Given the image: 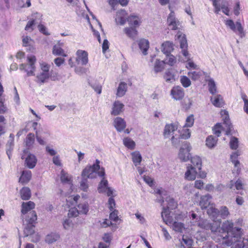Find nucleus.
<instances>
[{
  "label": "nucleus",
  "instance_id": "1",
  "mask_svg": "<svg viewBox=\"0 0 248 248\" xmlns=\"http://www.w3.org/2000/svg\"><path fill=\"white\" fill-rule=\"evenodd\" d=\"M222 244L227 246H232L231 248H242L244 247L242 236L243 230L239 227H234L232 220L224 221L220 227Z\"/></svg>",
  "mask_w": 248,
  "mask_h": 248
},
{
  "label": "nucleus",
  "instance_id": "2",
  "mask_svg": "<svg viewBox=\"0 0 248 248\" xmlns=\"http://www.w3.org/2000/svg\"><path fill=\"white\" fill-rule=\"evenodd\" d=\"M100 161L96 159L95 163L93 165L87 166L82 170L81 177L89 179L96 178L97 176L103 177L105 175V169L100 166Z\"/></svg>",
  "mask_w": 248,
  "mask_h": 248
},
{
  "label": "nucleus",
  "instance_id": "3",
  "mask_svg": "<svg viewBox=\"0 0 248 248\" xmlns=\"http://www.w3.org/2000/svg\"><path fill=\"white\" fill-rule=\"evenodd\" d=\"M36 220L37 215L34 211H31L28 214L27 217L25 218V220L24 217H23V222L26 224V226L24 231L25 236H28L34 233V224Z\"/></svg>",
  "mask_w": 248,
  "mask_h": 248
},
{
  "label": "nucleus",
  "instance_id": "4",
  "mask_svg": "<svg viewBox=\"0 0 248 248\" xmlns=\"http://www.w3.org/2000/svg\"><path fill=\"white\" fill-rule=\"evenodd\" d=\"M207 213L209 216L217 218L219 215L222 219L227 218L230 215L228 208L226 206H221L219 209L216 208L213 205L207 209Z\"/></svg>",
  "mask_w": 248,
  "mask_h": 248
},
{
  "label": "nucleus",
  "instance_id": "5",
  "mask_svg": "<svg viewBox=\"0 0 248 248\" xmlns=\"http://www.w3.org/2000/svg\"><path fill=\"white\" fill-rule=\"evenodd\" d=\"M28 64L22 63L19 65L20 70H24L27 73L28 77L34 76L35 65L36 58L34 56L31 55L27 57Z\"/></svg>",
  "mask_w": 248,
  "mask_h": 248
},
{
  "label": "nucleus",
  "instance_id": "6",
  "mask_svg": "<svg viewBox=\"0 0 248 248\" xmlns=\"http://www.w3.org/2000/svg\"><path fill=\"white\" fill-rule=\"evenodd\" d=\"M21 158L25 159V166L30 169L34 168L37 162L36 156L29 152L28 150H24L23 151Z\"/></svg>",
  "mask_w": 248,
  "mask_h": 248
},
{
  "label": "nucleus",
  "instance_id": "7",
  "mask_svg": "<svg viewBox=\"0 0 248 248\" xmlns=\"http://www.w3.org/2000/svg\"><path fill=\"white\" fill-rule=\"evenodd\" d=\"M191 149L190 144L187 142L183 143V146L180 148L178 156L179 159L183 162H186L189 159V152Z\"/></svg>",
  "mask_w": 248,
  "mask_h": 248
},
{
  "label": "nucleus",
  "instance_id": "8",
  "mask_svg": "<svg viewBox=\"0 0 248 248\" xmlns=\"http://www.w3.org/2000/svg\"><path fill=\"white\" fill-rule=\"evenodd\" d=\"M169 9L170 12L167 18L168 26L171 30H176L179 29V26H180V22L179 20L175 17V13L172 10L170 6H169Z\"/></svg>",
  "mask_w": 248,
  "mask_h": 248
},
{
  "label": "nucleus",
  "instance_id": "9",
  "mask_svg": "<svg viewBox=\"0 0 248 248\" xmlns=\"http://www.w3.org/2000/svg\"><path fill=\"white\" fill-rule=\"evenodd\" d=\"M191 163L193 167H195L199 171V177L205 178L206 176V173L204 171L202 170V161L201 157L197 155H195L191 157Z\"/></svg>",
  "mask_w": 248,
  "mask_h": 248
},
{
  "label": "nucleus",
  "instance_id": "10",
  "mask_svg": "<svg viewBox=\"0 0 248 248\" xmlns=\"http://www.w3.org/2000/svg\"><path fill=\"white\" fill-rule=\"evenodd\" d=\"M176 36L179 41L180 47L182 49V53L183 55L187 59V60H189V55L187 50V40L185 34H182L179 32L177 33Z\"/></svg>",
  "mask_w": 248,
  "mask_h": 248
},
{
  "label": "nucleus",
  "instance_id": "11",
  "mask_svg": "<svg viewBox=\"0 0 248 248\" xmlns=\"http://www.w3.org/2000/svg\"><path fill=\"white\" fill-rule=\"evenodd\" d=\"M225 24L233 31L235 32L237 30L241 37H243L245 36L243 28L240 22L237 21L235 24L232 20L229 19L226 21Z\"/></svg>",
  "mask_w": 248,
  "mask_h": 248
},
{
  "label": "nucleus",
  "instance_id": "12",
  "mask_svg": "<svg viewBox=\"0 0 248 248\" xmlns=\"http://www.w3.org/2000/svg\"><path fill=\"white\" fill-rule=\"evenodd\" d=\"M76 62L78 64L86 65L88 62V54L87 52L80 49L77 50Z\"/></svg>",
  "mask_w": 248,
  "mask_h": 248
},
{
  "label": "nucleus",
  "instance_id": "13",
  "mask_svg": "<svg viewBox=\"0 0 248 248\" xmlns=\"http://www.w3.org/2000/svg\"><path fill=\"white\" fill-rule=\"evenodd\" d=\"M197 174L199 175V171L197 168L189 164L187 166V170L185 172V179L189 181L194 180L196 179Z\"/></svg>",
  "mask_w": 248,
  "mask_h": 248
},
{
  "label": "nucleus",
  "instance_id": "14",
  "mask_svg": "<svg viewBox=\"0 0 248 248\" xmlns=\"http://www.w3.org/2000/svg\"><path fill=\"white\" fill-rule=\"evenodd\" d=\"M172 97L176 100H180L183 98L185 95L184 89L180 86H175L170 91Z\"/></svg>",
  "mask_w": 248,
  "mask_h": 248
},
{
  "label": "nucleus",
  "instance_id": "15",
  "mask_svg": "<svg viewBox=\"0 0 248 248\" xmlns=\"http://www.w3.org/2000/svg\"><path fill=\"white\" fill-rule=\"evenodd\" d=\"M113 124L119 132L124 130L126 126L125 120L120 117H117L114 119Z\"/></svg>",
  "mask_w": 248,
  "mask_h": 248
},
{
  "label": "nucleus",
  "instance_id": "16",
  "mask_svg": "<svg viewBox=\"0 0 248 248\" xmlns=\"http://www.w3.org/2000/svg\"><path fill=\"white\" fill-rule=\"evenodd\" d=\"M221 113H223V114L222 113L221 114L223 117V124L225 125L226 128V134L227 135H230L233 128V126L231 123L228 113L225 110L222 111Z\"/></svg>",
  "mask_w": 248,
  "mask_h": 248
},
{
  "label": "nucleus",
  "instance_id": "17",
  "mask_svg": "<svg viewBox=\"0 0 248 248\" xmlns=\"http://www.w3.org/2000/svg\"><path fill=\"white\" fill-rule=\"evenodd\" d=\"M127 14L126 11L124 10L121 9L120 10L118 11L116 14L115 21L117 24H119L120 25H123L126 22L127 18Z\"/></svg>",
  "mask_w": 248,
  "mask_h": 248
},
{
  "label": "nucleus",
  "instance_id": "18",
  "mask_svg": "<svg viewBox=\"0 0 248 248\" xmlns=\"http://www.w3.org/2000/svg\"><path fill=\"white\" fill-rule=\"evenodd\" d=\"M124 110V105L119 101H115L112 106L111 114L117 116L120 114Z\"/></svg>",
  "mask_w": 248,
  "mask_h": 248
},
{
  "label": "nucleus",
  "instance_id": "19",
  "mask_svg": "<svg viewBox=\"0 0 248 248\" xmlns=\"http://www.w3.org/2000/svg\"><path fill=\"white\" fill-rule=\"evenodd\" d=\"M220 223L221 220L219 219L217 221H214L212 223L206 224L204 227L206 229H210L212 232H217V231L221 233V230H220Z\"/></svg>",
  "mask_w": 248,
  "mask_h": 248
},
{
  "label": "nucleus",
  "instance_id": "20",
  "mask_svg": "<svg viewBox=\"0 0 248 248\" xmlns=\"http://www.w3.org/2000/svg\"><path fill=\"white\" fill-rule=\"evenodd\" d=\"M161 217L167 225H171L174 222L173 217L170 216V211L167 209L163 208L161 213Z\"/></svg>",
  "mask_w": 248,
  "mask_h": 248
},
{
  "label": "nucleus",
  "instance_id": "21",
  "mask_svg": "<svg viewBox=\"0 0 248 248\" xmlns=\"http://www.w3.org/2000/svg\"><path fill=\"white\" fill-rule=\"evenodd\" d=\"M211 199L212 197L209 194L202 196L200 202V205L201 208L203 209L208 207L211 204Z\"/></svg>",
  "mask_w": 248,
  "mask_h": 248
},
{
  "label": "nucleus",
  "instance_id": "22",
  "mask_svg": "<svg viewBox=\"0 0 248 248\" xmlns=\"http://www.w3.org/2000/svg\"><path fill=\"white\" fill-rule=\"evenodd\" d=\"M173 50V45L171 42L166 41L162 44L161 51L166 56H169Z\"/></svg>",
  "mask_w": 248,
  "mask_h": 248
},
{
  "label": "nucleus",
  "instance_id": "23",
  "mask_svg": "<svg viewBox=\"0 0 248 248\" xmlns=\"http://www.w3.org/2000/svg\"><path fill=\"white\" fill-rule=\"evenodd\" d=\"M139 48L144 55L147 54V51L149 47V41L145 39H141L138 43Z\"/></svg>",
  "mask_w": 248,
  "mask_h": 248
},
{
  "label": "nucleus",
  "instance_id": "24",
  "mask_svg": "<svg viewBox=\"0 0 248 248\" xmlns=\"http://www.w3.org/2000/svg\"><path fill=\"white\" fill-rule=\"evenodd\" d=\"M21 209V213L22 215L27 214L29 211L33 209L35 207V204L33 202L29 201L28 202H23Z\"/></svg>",
  "mask_w": 248,
  "mask_h": 248
},
{
  "label": "nucleus",
  "instance_id": "25",
  "mask_svg": "<svg viewBox=\"0 0 248 248\" xmlns=\"http://www.w3.org/2000/svg\"><path fill=\"white\" fill-rule=\"evenodd\" d=\"M177 129V127L173 124H166L164 130L163 135L165 138H168Z\"/></svg>",
  "mask_w": 248,
  "mask_h": 248
},
{
  "label": "nucleus",
  "instance_id": "26",
  "mask_svg": "<svg viewBox=\"0 0 248 248\" xmlns=\"http://www.w3.org/2000/svg\"><path fill=\"white\" fill-rule=\"evenodd\" d=\"M25 142L26 147L28 148L27 150H29V149L32 148L35 142L34 134L32 133H29L25 139Z\"/></svg>",
  "mask_w": 248,
  "mask_h": 248
},
{
  "label": "nucleus",
  "instance_id": "27",
  "mask_svg": "<svg viewBox=\"0 0 248 248\" xmlns=\"http://www.w3.org/2000/svg\"><path fill=\"white\" fill-rule=\"evenodd\" d=\"M211 101L213 105L217 107H222L224 104L223 98L220 94L212 96L211 97Z\"/></svg>",
  "mask_w": 248,
  "mask_h": 248
},
{
  "label": "nucleus",
  "instance_id": "28",
  "mask_svg": "<svg viewBox=\"0 0 248 248\" xmlns=\"http://www.w3.org/2000/svg\"><path fill=\"white\" fill-rule=\"evenodd\" d=\"M174 71V69L170 68L165 72L164 78L166 82H172L175 80Z\"/></svg>",
  "mask_w": 248,
  "mask_h": 248
},
{
  "label": "nucleus",
  "instance_id": "29",
  "mask_svg": "<svg viewBox=\"0 0 248 248\" xmlns=\"http://www.w3.org/2000/svg\"><path fill=\"white\" fill-rule=\"evenodd\" d=\"M127 89V84L124 82H121L117 89L116 95L118 97L123 96L125 94Z\"/></svg>",
  "mask_w": 248,
  "mask_h": 248
},
{
  "label": "nucleus",
  "instance_id": "30",
  "mask_svg": "<svg viewBox=\"0 0 248 248\" xmlns=\"http://www.w3.org/2000/svg\"><path fill=\"white\" fill-rule=\"evenodd\" d=\"M101 177L102 179L98 185V191L99 193H104L106 192L108 187V181L105 178V176Z\"/></svg>",
  "mask_w": 248,
  "mask_h": 248
},
{
  "label": "nucleus",
  "instance_id": "31",
  "mask_svg": "<svg viewBox=\"0 0 248 248\" xmlns=\"http://www.w3.org/2000/svg\"><path fill=\"white\" fill-rule=\"evenodd\" d=\"M124 31L127 36L133 40L136 39L138 34V31L134 27L125 28Z\"/></svg>",
  "mask_w": 248,
  "mask_h": 248
},
{
  "label": "nucleus",
  "instance_id": "32",
  "mask_svg": "<svg viewBox=\"0 0 248 248\" xmlns=\"http://www.w3.org/2000/svg\"><path fill=\"white\" fill-rule=\"evenodd\" d=\"M31 173L30 170H24L19 178V182L22 183H27L31 179Z\"/></svg>",
  "mask_w": 248,
  "mask_h": 248
},
{
  "label": "nucleus",
  "instance_id": "33",
  "mask_svg": "<svg viewBox=\"0 0 248 248\" xmlns=\"http://www.w3.org/2000/svg\"><path fill=\"white\" fill-rule=\"evenodd\" d=\"M21 198L23 200H28L31 197V192L28 187H23L20 191Z\"/></svg>",
  "mask_w": 248,
  "mask_h": 248
},
{
  "label": "nucleus",
  "instance_id": "34",
  "mask_svg": "<svg viewBox=\"0 0 248 248\" xmlns=\"http://www.w3.org/2000/svg\"><path fill=\"white\" fill-rule=\"evenodd\" d=\"M132 161L135 165L137 166L139 165L142 160V156L138 151H135L131 154Z\"/></svg>",
  "mask_w": 248,
  "mask_h": 248
},
{
  "label": "nucleus",
  "instance_id": "35",
  "mask_svg": "<svg viewBox=\"0 0 248 248\" xmlns=\"http://www.w3.org/2000/svg\"><path fill=\"white\" fill-rule=\"evenodd\" d=\"M61 180L62 183L71 184L72 180L71 176L63 170L61 172Z\"/></svg>",
  "mask_w": 248,
  "mask_h": 248
},
{
  "label": "nucleus",
  "instance_id": "36",
  "mask_svg": "<svg viewBox=\"0 0 248 248\" xmlns=\"http://www.w3.org/2000/svg\"><path fill=\"white\" fill-rule=\"evenodd\" d=\"M233 186H235L236 190H240L243 189L244 185L242 180L240 179H238L235 182L231 180L229 184V187L231 189H232Z\"/></svg>",
  "mask_w": 248,
  "mask_h": 248
},
{
  "label": "nucleus",
  "instance_id": "37",
  "mask_svg": "<svg viewBox=\"0 0 248 248\" xmlns=\"http://www.w3.org/2000/svg\"><path fill=\"white\" fill-rule=\"evenodd\" d=\"M165 62L157 60L155 63L154 70L155 73L161 72L164 68Z\"/></svg>",
  "mask_w": 248,
  "mask_h": 248
},
{
  "label": "nucleus",
  "instance_id": "38",
  "mask_svg": "<svg viewBox=\"0 0 248 248\" xmlns=\"http://www.w3.org/2000/svg\"><path fill=\"white\" fill-rule=\"evenodd\" d=\"M78 208L79 214L86 215L89 210V204L86 202L80 203L78 205Z\"/></svg>",
  "mask_w": 248,
  "mask_h": 248
},
{
  "label": "nucleus",
  "instance_id": "39",
  "mask_svg": "<svg viewBox=\"0 0 248 248\" xmlns=\"http://www.w3.org/2000/svg\"><path fill=\"white\" fill-rule=\"evenodd\" d=\"M60 236L55 233H51L46 235L45 241L48 244H51L59 239Z\"/></svg>",
  "mask_w": 248,
  "mask_h": 248
},
{
  "label": "nucleus",
  "instance_id": "40",
  "mask_svg": "<svg viewBox=\"0 0 248 248\" xmlns=\"http://www.w3.org/2000/svg\"><path fill=\"white\" fill-rule=\"evenodd\" d=\"M217 139L211 135L208 136L206 140V145L210 148H213L216 145Z\"/></svg>",
  "mask_w": 248,
  "mask_h": 248
},
{
  "label": "nucleus",
  "instance_id": "41",
  "mask_svg": "<svg viewBox=\"0 0 248 248\" xmlns=\"http://www.w3.org/2000/svg\"><path fill=\"white\" fill-rule=\"evenodd\" d=\"M127 21L129 24L135 27L139 26L140 25V18L135 16H131L127 18Z\"/></svg>",
  "mask_w": 248,
  "mask_h": 248
},
{
  "label": "nucleus",
  "instance_id": "42",
  "mask_svg": "<svg viewBox=\"0 0 248 248\" xmlns=\"http://www.w3.org/2000/svg\"><path fill=\"white\" fill-rule=\"evenodd\" d=\"M241 152L239 151L233 152L231 155V159L235 167H237L240 165L239 161L237 160L238 156L240 155Z\"/></svg>",
  "mask_w": 248,
  "mask_h": 248
},
{
  "label": "nucleus",
  "instance_id": "43",
  "mask_svg": "<svg viewBox=\"0 0 248 248\" xmlns=\"http://www.w3.org/2000/svg\"><path fill=\"white\" fill-rule=\"evenodd\" d=\"M49 78V73L41 72L36 77L37 82L40 83H44L46 80Z\"/></svg>",
  "mask_w": 248,
  "mask_h": 248
},
{
  "label": "nucleus",
  "instance_id": "44",
  "mask_svg": "<svg viewBox=\"0 0 248 248\" xmlns=\"http://www.w3.org/2000/svg\"><path fill=\"white\" fill-rule=\"evenodd\" d=\"M23 45L24 46H29V50H31V49H33L32 45L33 44V41L29 36H25L22 39Z\"/></svg>",
  "mask_w": 248,
  "mask_h": 248
},
{
  "label": "nucleus",
  "instance_id": "45",
  "mask_svg": "<svg viewBox=\"0 0 248 248\" xmlns=\"http://www.w3.org/2000/svg\"><path fill=\"white\" fill-rule=\"evenodd\" d=\"M208 86L209 92L212 94H215L217 93V90L215 82L213 79L210 78L208 80Z\"/></svg>",
  "mask_w": 248,
  "mask_h": 248
},
{
  "label": "nucleus",
  "instance_id": "46",
  "mask_svg": "<svg viewBox=\"0 0 248 248\" xmlns=\"http://www.w3.org/2000/svg\"><path fill=\"white\" fill-rule=\"evenodd\" d=\"M123 143L125 146L130 149H134L135 148V142L131 139L128 137L124 139Z\"/></svg>",
  "mask_w": 248,
  "mask_h": 248
},
{
  "label": "nucleus",
  "instance_id": "47",
  "mask_svg": "<svg viewBox=\"0 0 248 248\" xmlns=\"http://www.w3.org/2000/svg\"><path fill=\"white\" fill-rule=\"evenodd\" d=\"M53 54L58 56H62L66 57V54L64 52V50L62 49V47H60L59 46L54 45L53 47Z\"/></svg>",
  "mask_w": 248,
  "mask_h": 248
},
{
  "label": "nucleus",
  "instance_id": "48",
  "mask_svg": "<svg viewBox=\"0 0 248 248\" xmlns=\"http://www.w3.org/2000/svg\"><path fill=\"white\" fill-rule=\"evenodd\" d=\"M180 81L183 87L185 88L188 87L191 84L189 78L185 76L181 77Z\"/></svg>",
  "mask_w": 248,
  "mask_h": 248
},
{
  "label": "nucleus",
  "instance_id": "49",
  "mask_svg": "<svg viewBox=\"0 0 248 248\" xmlns=\"http://www.w3.org/2000/svg\"><path fill=\"white\" fill-rule=\"evenodd\" d=\"M167 202H168V205L165 209H167L170 211V210H173L176 207L177 203L173 198H169Z\"/></svg>",
  "mask_w": 248,
  "mask_h": 248
},
{
  "label": "nucleus",
  "instance_id": "50",
  "mask_svg": "<svg viewBox=\"0 0 248 248\" xmlns=\"http://www.w3.org/2000/svg\"><path fill=\"white\" fill-rule=\"evenodd\" d=\"M80 188L84 191H87L88 188V178L85 177H82L80 183Z\"/></svg>",
  "mask_w": 248,
  "mask_h": 248
},
{
  "label": "nucleus",
  "instance_id": "51",
  "mask_svg": "<svg viewBox=\"0 0 248 248\" xmlns=\"http://www.w3.org/2000/svg\"><path fill=\"white\" fill-rule=\"evenodd\" d=\"M167 58L165 60V63H167L170 66L173 65L176 62V58L172 55L169 54V56H166Z\"/></svg>",
  "mask_w": 248,
  "mask_h": 248
},
{
  "label": "nucleus",
  "instance_id": "52",
  "mask_svg": "<svg viewBox=\"0 0 248 248\" xmlns=\"http://www.w3.org/2000/svg\"><path fill=\"white\" fill-rule=\"evenodd\" d=\"M172 225L173 229L176 232H181L184 228V224L181 222L174 221Z\"/></svg>",
  "mask_w": 248,
  "mask_h": 248
},
{
  "label": "nucleus",
  "instance_id": "53",
  "mask_svg": "<svg viewBox=\"0 0 248 248\" xmlns=\"http://www.w3.org/2000/svg\"><path fill=\"white\" fill-rule=\"evenodd\" d=\"M230 147L232 150H236L238 146V140L237 138L232 137L230 142Z\"/></svg>",
  "mask_w": 248,
  "mask_h": 248
},
{
  "label": "nucleus",
  "instance_id": "54",
  "mask_svg": "<svg viewBox=\"0 0 248 248\" xmlns=\"http://www.w3.org/2000/svg\"><path fill=\"white\" fill-rule=\"evenodd\" d=\"M79 214V212L77 208H71L69 210L68 216L69 217H78Z\"/></svg>",
  "mask_w": 248,
  "mask_h": 248
},
{
  "label": "nucleus",
  "instance_id": "55",
  "mask_svg": "<svg viewBox=\"0 0 248 248\" xmlns=\"http://www.w3.org/2000/svg\"><path fill=\"white\" fill-rule=\"evenodd\" d=\"M109 214V219L115 222H117L119 219L118 211L116 210H113Z\"/></svg>",
  "mask_w": 248,
  "mask_h": 248
},
{
  "label": "nucleus",
  "instance_id": "56",
  "mask_svg": "<svg viewBox=\"0 0 248 248\" xmlns=\"http://www.w3.org/2000/svg\"><path fill=\"white\" fill-rule=\"evenodd\" d=\"M187 75L189 78H190L192 80H196L198 79L201 76L200 72H198L196 71L189 72Z\"/></svg>",
  "mask_w": 248,
  "mask_h": 248
},
{
  "label": "nucleus",
  "instance_id": "57",
  "mask_svg": "<svg viewBox=\"0 0 248 248\" xmlns=\"http://www.w3.org/2000/svg\"><path fill=\"white\" fill-rule=\"evenodd\" d=\"M222 125L220 124H217L214 127L213 130L214 133L218 137L220 136L221 134V130Z\"/></svg>",
  "mask_w": 248,
  "mask_h": 248
},
{
  "label": "nucleus",
  "instance_id": "58",
  "mask_svg": "<svg viewBox=\"0 0 248 248\" xmlns=\"http://www.w3.org/2000/svg\"><path fill=\"white\" fill-rule=\"evenodd\" d=\"M194 118L193 116L190 115L187 117L186 121V124L185 125V126L186 127H191L193 125L194 123Z\"/></svg>",
  "mask_w": 248,
  "mask_h": 248
},
{
  "label": "nucleus",
  "instance_id": "59",
  "mask_svg": "<svg viewBox=\"0 0 248 248\" xmlns=\"http://www.w3.org/2000/svg\"><path fill=\"white\" fill-rule=\"evenodd\" d=\"M62 224L65 229L69 230L72 225V222L70 219L66 218L63 220Z\"/></svg>",
  "mask_w": 248,
  "mask_h": 248
},
{
  "label": "nucleus",
  "instance_id": "60",
  "mask_svg": "<svg viewBox=\"0 0 248 248\" xmlns=\"http://www.w3.org/2000/svg\"><path fill=\"white\" fill-rule=\"evenodd\" d=\"M108 208L110 211H113L115 207V202L113 197H110L108 200Z\"/></svg>",
  "mask_w": 248,
  "mask_h": 248
},
{
  "label": "nucleus",
  "instance_id": "61",
  "mask_svg": "<svg viewBox=\"0 0 248 248\" xmlns=\"http://www.w3.org/2000/svg\"><path fill=\"white\" fill-rule=\"evenodd\" d=\"M38 28L40 32L46 35H49L50 33L47 31V28L42 24H39L38 26Z\"/></svg>",
  "mask_w": 248,
  "mask_h": 248
},
{
  "label": "nucleus",
  "instance_id": "62",
  "mask_svg": "<svg viewBox=\"0 0 248 248\" xmlns=\"http://www.w3.org/2000/svg\"><path fill=\"white\" fill-rule=\"evenodd\" d=\"M92 87L98 94H100L102 92V86L100 84L94 83L91 84Z\"/></svg>",
  "mask_w": 248,
  "mask_h": 248
},
{
  "label": "nucleus",
  "instance_id": "63",
  "mask_svg": "<svg viewBox=\"0 0 248 248\" xmlns=\"http://www.w3.org/2000/svg\"><path fill=\"white\" fill-rule=\"evenodd\" d=\"M100 226L102 228H106L113 225L111 221L108 219H105L102 222L100 221Z\"/></svg>",
  "mask_w": 248,
  "mask_h": 248
},
{
  "label": "nucleus",
  "instance_id": "64",
  "mask_svg": "<svg viewBox=\"0 0 248 248\" xmlns=\"http://www.w3.org/2000/svg\"><path fill=\"white\" fill-rule=\"evenodd\" d=\"M35 20L33 19L31 20L28 21L25 27V30L29 31L30 30H31V31H32L33 30V28H32V27L33 25L35 24Z\"/></svg>",
  "mask_w": 248,
  "mask_h": 248
}]
</instances>
